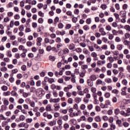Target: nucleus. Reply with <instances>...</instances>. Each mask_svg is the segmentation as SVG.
<instances>
[{
    "label": "nucleus",
    "instance_id": "obj_1",
    "mask_svg": "<svg viewBox=\"0 0 130 130\" xmlns=\"http://www.w3.org/2000/svg\"><path fill=\"white\" fill-rule=\"evenodd\" d=\"M45 43H49L50 44H53L54 43L55 41L54 40L52 39H49L48 38H45L44 39Z\"/></svg>",
    "mask_w": 130,
    "mask_h": 130
},
{
    "label": "nucleus",
    "instance_id": "obj_2",
    "mask_svg": "<svg viewBox=\"0 0 130 130\" xmlns=\"http://www.w3.org/2000/svg\"><path fill=\"white\" fill-rule=\"evenodd\" d=\"M43 116H44V117H47L48 119H51V118H52V115L51 114H48L47 112L43 113Z\"/></svg>",
    "mask_w": 130,
    "mask_h": 130
},
{
    "label": "nucleus",
    "instance_id": "obj_3",
    "mask_svg": "<svg viewBox=\"0 0 130 130\" xmlns=\"http://www.w3.org/2000/svg\"><path fill=\"white\" fill-rule=\"evenodd\" d=\"M42 41V38L39 37L37 39V45L38 46H41V42Z\"/></svg>",
    "mask_w": 130,
    "mask_h": 130
},
{
    "label": "nucleus",
    "instance_id": "obj_4",
    "mask_svg": "<svg viewBox=\"0 0 130 130\" xmlns=\"http://www.w3.org/2000/svg\"><path fill=\"white\" fill-rule=\"evenodd\" d=\"M60 102V99L59 98L51 99L50 101V102L51 103H52V102H53V103H58V102Z\"/></svg>",
    "mask_w": 130,
    "mask_h": 130
},
{
    "label": "nucleus",
    "instance_id": "obj_5",
    "mask_svg": "<svg viewBox=\"0 0 130 130\" xmlns=\"http://www.w3.org/2000/svg\"><path fill=\"white\" fill-rule=\"evenodd\" d=\"M45 110L47 112L52 111V109L51 108V105H50V104L47 105V106L46 107Z\"/></svg>",
    "mask_w": 130,
    "mask_h": 130
},
{
    "label": "nucleus",
    "instance_id": "obj_6",
    "mask_svg": "<svg viewBox=\"0 0 130 130\" xmlns=\"http://www.w3.org/2000/svg\"><path fill=\"white\" fill-rule=\"evenodd\" d=\"M123 43L124 45H125V46H127L128 48L130 49V41L125 40L123 42Z\"/></svg>",
    "mask_w": 130,
    "mask_h": 130
},
{
    "label": "nucleus",
    "instance_id": "obj_7",
    "mask_svg": "<svg viewBox=\"0 0 130 130\" xmlns=\"http://www.w3.org/2000/svg\"><path fill=\"white\" fill-rule=\"evenodd\" d=\"M10 94H11V96H14V97H16V98H18L19 94L17 93V92L15 91L12 90Z\"/></svg>",
    "mask_w": 130,
    "mask_h": 130
},
{
    "label": "nucleus",
    "instance_id": "obj_8",
    "mask_svg": "<svg viewBox=\"0 0 130 130\" xmlns=\"http://www.w3.org/2000/svg\"><path fill=\"white\" fill-rule=\"evenodd\" d=\"M89 79L91 81H96V80H97V76L93 74L89 77Z\"/></svg>",
    "mask_w": 130,
    "mask_h": 130
},
{
    "label": "nucleus",
    "instance_id": "obj_9",
    "mask_svg": "<svg viewBox=\"0 0 130 130\" xmlns=\"http://www.w3.org/2000/svg\"><path fill=\"white\" fill-rule=\"evenodd\" d=\"M119 15L121 16V17H125L126 12H125V11H121L119 13Z\"/></svg>",
    "mask_w": 130,
    "mask_h": 130
},
{
    "label": "nucleus",
    "instance_id": "obj_10",
    "mask_svg": "<svg viewBox=\"0 0 130 130\" xmlns=\"http://www.w3.org/2000/svg\"><path fill=\"white\" fill-rule=\"evenodd\" d=\"M49 124L50 126H53L54 125H55L56 124V120H52L49 123Z\"/></svg>",
    "mask_w": 130,
    "mask_h": 130
},
{
    "label": "nucleus",
    "instance_id": "obj_11",
    "mask_svg": "<svg viewBox=\"0 0 130 130\" xmlns=\"http://www.w3.org/2000/svg\"><path fill=\"white\" fill-rule=\"evenodd\" d=\"M94 120H95V121H96V122H100V121H101V117H100V116H96L94 118Z\"/></svg>",
    "mask_w": 130,
    "mask_h": 130
},
{
    "label": "nucleus",
    "instance_id": "obj_12",
    "mask_svg": "<svg viewBox=\"0 0 130 130\" xmlns=\"http://www.w3.org/2000/svg\"><path fill=\"white\" fill-rule=\"evenodd\" d=\"M75 44H71L69 46V49H70V50H73V49H75Z\"/></svg>",
    "mask_w": 130,
    "mask_h": 130
},
{
    "label": "nucleus",
    "instance_id": "obj_13",
    "mask_svg": "<svg viewBox=\"0 0 130 130\" xmlns=\"http://www.w3.org/2000/svg\"><path fill=\"white\" fill-rule=\"evenodd\" d=\"M103 81L101 80V79H98L96 81V85H103Z\"/></svg>",
    "mask_w": 130,
    "mask_h": 130
},
{
    "label": "nucleus",
    "instance_id": "obj_14",
    "mask_svg": "<svg viewBox=\"0 0 130 130\" xmlns=\"http://www.w3.org/2000/svg\"><path fill=\"white\" fill-rule=\"evenodd\" d=\"M120 114H121V115H123L124 117H126V116L128 115V114H126L124 111H120Z\"/></svg>",
    "mask_w": 130,
    "mask_h": 130
},
{
    "label": "nucleus",
    "instance_id": "obj_15",
    "mask_svg": "<svg viewBox=\"0 0 130 130\" xmlns=\"http://www.w3.org/2000/svg\"><path fill=\"white\" fill-rule=\"evenodd\" d=\"M54 107L56 111H57V110H59V108H60V106H59V105H57V104H55L54 105Z\"/></svg>",
    "mask_w": 130,
    "mask_h": 130
},
{
    "label": "nucleus",
    "instance_id": "obj_16",
    "mask_svg": "<svg viewBox=\"0 0 130 130\" xmlns=\"http://www.w3.org/2000/svg\"><path fill=\"white\" fill-rule=\"evenodd\" d=\"M75 102H76V103H78V104H79V103H80V102H82V99H81V98H76L75 99Z\"/></svg>",
    "mask_w": 130,
    "mask_h": 130
},
{
    "label": "nucleus",
    "instance_id": "obj_17",
    "mask_svg": "<svg viewBox=\"0 0 130 130\" xmlns=\"http://www.w3.org/2000/svg\"><path fill=\"white\" fill-rule=\"evenodd\" d=\"M62 52L63 54H68V53L70 52V50H69V49L68 48H64V49H63Z\"/></svg>",
    "mask_w": 130,
    "mask_h": 130
},
{
    "label": "nucleus",
    "instance_id": "obj_18",
    "mask_svg": "<svg viewBox=\"0 0 130 130\" xmlns=\"http://www.w3.org/2000/svg\"><path fill=\"white\" fill-rule=\"evenodd\" d=\"M11 78H9V81L10 83H14L15 82V78L13 77V74H10Z\"/></svg>",
    "mask_w": 130,
    "mask_h": 130
},
{
    "label": "nucleus",
    "instance_id": "obj_19",
    "mask_svg": "<svg viewBox=\"0 0 130 130\" xmlns=\"http://www.w3.org/2000/svg\"><path fill=\"white\" fill-rule=\"evenodd\" d=\"M6 53H7V56H8V57H12L13 55L12 54V52L11 51V50L7 51Z\"/></svg>",
    "mask_w": 130,
    "mask_h": 130
},
{
    "label": "nucleus",
    "instance_id": "obj_20",
    "mask_svg": "<svg viewBox=\"0 0 130 130\" xmlns=\"http://www.w3.org/2000/svg\"><path fill=\"white\" fill-rule=\"evenodd\" d=\"M101 49H103V50H107L108 49V46L107 45H103L101 47Z\"/></svg>",
    "mask_w": 130,
    "mask_h": 130
},
{
    "label": "nucleus",
    "instance_id": "obj_21",
    "mask_svg": "<svg viewBox=\"0 0 130 130\" xmlns=\"http://www.w3.org/2000/svg\"><path fill=\"white\" fill-rule=\"evenodd\" d=\"M105 82H106V83H107L108 84H110L112 83V80H111V79L110 78H107L105 79Z\"/></svg>",
    "mask_w": 130,
    "mask_h": 130
},
{
    "label": "nucleus",
    "instance_id": "obj_22",
    "mask_svg": "<svg viewBox=\"0 0 130 130\" xmlns=\"http://www.w3.org/2000/svg\"><path fill=\"white\" fill-rule=\"evenodd\" d=\"M48 79V77H45V79L44 81H42V85H43V87H44L45 86H46V80Z\"/></svg>",
    "mask_w": 130,
    "mask_h": 130
},
{
    "label": "nucleus",
    "instance_id": "obj_23",
    "mask_svg": "<svg viewBox=\"0 0 130 130\" xmlns=\"http://www.w3.org/2000/svg\"><path fill=\"white\" fill-rule=\"evenodd\" d=\"M94 48L95 49H98V51H100V50H101V48H100V47H99V46H98L96 44H94Z\"/></svg>",
    "mask_w": 130,
    "mask_h": 130
},
{
    "label": "nucleus",
    "instance_id": "obj_24",
    "mask_svg": "<svg viewBox=\"0 0 130 130\" xmlns=\"http://www.w3.org/2000/svg\"><path fill=\"white\" fill-rule=\"evenodd\" d=\"M87 84L88 86H90V87L93 86V82H92V80H91V79L87 80Z\"/></svg>",
    "mask_w": 130,
    "mask_h": 130
},
{
    "label": "nucleus",
    "instance_id": "obj_25",
    "mask_svg": "<svg viewBox=\"0 0 130 130\" xmlns=\"http://www.w3.org/2000/svg\"><path fill=\"white\" fill-rule=\"evenodd\" d=\"M123 46L121 44H118L117 45V49L118 50H122Z\"/></svg>",
    "mask_w": 130,
    "mask_h": 130
},
{
    "label": "nucleus",
    "instance_id": "obj_26",
    "mask_svg": "<svg viewBox=\"0 0 130 130\" xmlns=\"http://www.w3.org/2000/svg\"><path fill=\"white\" fill-rule=\"evenodd\" d=\"M82 113L83 114H84V115H85V116H86V117H88V116H89V112H88L87 111V110H85L84 111H82Z\"/></svg>",
    "mask_w": 130,
    "mask_h": 130
},
{
    "label": "nucleus",
    "instance_id": "obj_27",
    "mask_svg": "<svg viewBox=\"0 0 130 130\" xmlns=\"http://www.w3.org/2000/svg\"><path fill=\"white\" fill-rule=\"evenodd\" d=\"M102 40L104 43H109V42L108 41V39L106 37H103L102 38Z\"/></svg>",
    "mask_w": 130,
    "mask_h": 130
},
{
    "label": "nucleus",
    "instance_id": "obj_28",
    "mask_svg": "<svg viewBox=\"0 0 130 130\" xmlns=\"http://www.w3.org/2000/svg\"><path fill=\"white\" fill-rule=\"evenodd\" d=\"M9 101L7 99H5L3 101V104L6 106H8V105H9Z\"/></svg>",
    "mask_w": 130,
    "mask_h": 130
},
{
    "label": "nucleus",
    "instance_id": "obj_29",
    "mask_svg": "<svg viewBox=\"0 0 130 130\" xmlns=\"http://www.w3.org/2000/svg\"><path fill=\"white\" fill-rule=\"evenodd\" d=\"M120 111L119 110V109L117 108L116 109H115L114 110V113L115 114V115H118V114H119Z\"/></svg>",
    "mask_w": 130,
    "mask_h": 130
},
{
    "label": "nucleus",
    "instance_id": "obj_30",
    "mask_svg": "<svg viewBox=\"0 0 130 130\" xmlns=\"http://www.w3.org/2000/svg\"><path fill=\"white\" fill-rule=\"evenodd\" d=\"M1 90H2V91H7L8 90V86H6V85H3L2 87H1Z\"/></svg>",
    "mask_w": 130,
    "mask_h": 130
},
{
    "label": "nucleus",
    "instance_id": "obj_31",
    "mask_svg": "<svg viewBox=\"0 0 130 130\" xmlns=\"http://www.w3.org/2000/svg\"><path fill=\"white\" fill-rule=\"evenodd\" d=\"M124 29L126 30L128 32H130V26L129 25H126L124 26Z\"/></svg>",
    "mask_w": 130,
    "mask_h": 130
},
{
    "label": "nucleus",
    "instance_id": "obj_32",
    "mask_svg": "<svg viewBox=\"0 0 130 130\" xmlns=\"http://www.w3.org/2000/svg\"><path fill=\"white\" fill-rule=\"evenodd\" d=\"M110 128L111 130H114L116 128V126H115L113 123H111L110 125Z\"/></svg>",
    "mask_w": 130,
    "mask_h": 130
},
{
    "label": "nucleus",
    "instance_id": "obj_33",
    "mask_svg": "<svg viewBox=\"0 0 130 130\" xmlns=\"http://www.w3.org/2000/svg\"><path fill=\"white\" fill-rule=\"evenodd\" d=\"M101 72V69H99V68H96L94 69V73H96V74H99Z\"/></svg>",
    "mask_w": 130,
    "mask_h": 130
},
{
    "label": "nucleus",
    "instance_id": "obj_34",
    "mask_svg": "<svg viewBox=\"0 0 130 130\" xmlns=\"http://www.w3.org/2000/svg\"><path fill=\"white\" fill-rule=\"evenodd\" d=\"M0 120H7V118L5 117L4 115L0 114Z\"/></svg>",
    "mask_w": 130,
    "mask_h": 130
},
{
    "label": "nucleus",
    "instance_id": "obj_35",
    "mask_svg": "<svg viewBox=\"0 0 130 130\" xmlns=\"http://www.w3.org/2000/svg\"><path fill=\"white\" fill-rule=\"evenodd\" d=\"M37 87H41V80H38L36 82Z\"/></svg>",
    "mask_w": 130,
    "mask_h": 130
},
{
    "label": "nucleus",
    "instance_id": "obj_36",
    "mask_svg": "<svg viewBox=\"0 0 130 130\" xmlns=\"http://www.w3.org/2000/svg\"><path fill=\"white\" fill-rule=\"evenodd\" d=\"M93 120H94V119L92 117H88L87 119L88 122H93Z\"/></svg>",
    "mask_w": 130,
    "mask_h": 130
},
{
    "label": "nucleus",
    "instance_id": "obj_37",
    "mask_svg": "<svg viewBox=\"0 0 130 130\" xmlns=\"http://www.w3.org/2000/svg\"><path fill=\"white\" fill-rule=\"evenodd\" d=\"M47 80L50 84H52L54 82V79L53 78H48Z\"/></svg>",
    "mask_w": 130,
    "mask_h": 130
},
{
    "label": "nucleus",
    "instance_id": "obj_38",
    "mask_svg": "<svg viewBox=\"0 0 130 130\" xmlns=\"http://www.w3.org/2000/svg\"><path fill=\"white\" fill-rule=\"evenodd\" d=\"M115 8L116 9V10H117V11H118L119 10H120V7L119 6V4H116L115 5Z\"/></svg>",
    "mask_w": 130,
    "mask_h": 130
},
{
    "label": "nucleus",
    "instance_id": "obj_39",
    "mask_svg": "<svg viewBox=\"0 0 130 130\" xmlns=\"http://www.w3.org/2000/svg\"><path fill=\"white\" fill-rule=\"evenodd\" d=\"M33 121V119L32 118H27L26 119V122L27 123H31Z\"/></svg>",
    "mask_w": 130,
    "mask_h": 130
},
{
    "label": "nucleus",
    "instance_id": "obj_40",
    "mask_svg": "<svg viewBox=\"0 0 130 130\" xmlns=\"http://www.w3.org/2000/svg\"><path fill=\"white\" fill-rule=\"evenodd\" d=\"M86 109V105H84V104H81L80 105V109L81 110H85V109Z\"/></svg>",
    "mask_w": 130,
    "mask_h": 130
},
{
    "label": "nucleus",
    "instance_id": "obj_41",
    "mask_svg": "<svg viewBox=\"0 0 130 130\" xmlns=\"http://www.w3.org/2000/svg\"><path fill=\"white\" fill-rule=\"evenodd\" d=\"M63 119L64 121H68L69 120V116L68 115H66L63 117Z\"/></svg>",
    "mask_w": 130,
    "mask_h": 130
},
{
    "label": "nucleus",
    "instance_id": "obj_42",
    "mask_svg": "<svg viewBox=\"0 0 130 130\" xmlns=\"http://www.w3.org/2000/svg\"><path fill=\"white\" fill-rule=\"evenodd\" d=\"M3 95L4 96H10L11 95V92L10 91H7L3 93Z\"/></svg>",
    "mask_w": 130,
    "mask_h": 130
},
{
    "label": "nucleus",
    "instance_id": "obj_43",
    "mask_svg": "<svg viewBox=\"0 0 130 130\" xmlns=\"http://www.w3.org/2000/svg\"><path fill=\"white\" fill-rule=\"evenodd\" d=\"M122 84H123V85H124V86H126V85H127V80L126 79H123L122 81Z\"/></svg>",
    "mask_w": 130,
    "mask_h": 130
},
{
    "label": "nucleus",
    "instance_id": "obj_44",
    "mask_svg": "<svg viewBox=\"0 0 130 130\" xmlns=\"http://www.w3.org/2000/svg\"><path fill=\"white\" fill-rule=\"evenodd\" d=\"M15 20H20V15L19 14H15L14 15Z\"/></svg>",
    "mask_w": 130,
    "mask_h": 130
},
{
    "label": "nucleus",
    "instance_id": "obj_45",
    "mask_svg": "<svg viewBox=\"0 0 130 130\" xmlns=\"http://www.w3.org/2000/svg\"><path fill=\"white\" fill-rule=\"evenodd\" d=\"M64 41L65 43H66V44H69V43L70 42L71 40H70V39H69V38H65V39L64 40Z\"/></svg>",
    "mask_w": 130,
    "mask_h": 130
},
{
    "label": "nucleus",
    "instance_id": "obj_46",
    "mask_svg": "<svg viewBox=\"0 0 130 130\" xmlns=\"http://www.w3.org/2000/svg\"><path fill=\"white\" fill-rule=\"evenodd\" d=\"M56 42L57 43H60V42H61V39H60V38L59 37H57L56 39V40H55Z\"/></svg>",
    "mask_w": 130,
    "mask_h": 130
},
{
    "label": "nucleus",
    "instance_id": "obj_47",
    "mask_svg": "<svg viewBox=\"0 0 130 130\" xmlns=\"http://www.w3.org/2000/svg\"><path fill=\"white\" fill-rule=\"evenodd\" d=\"M112 27H114V28H116V27H118V24H117V23L116 22H113L112 24Z\"/></svg>",
    "mask_w": 130,
    "mask_h": 130
},
{
    "label": "nucleus",
    "instance_id": "obj_48",
    "mask_svg": "<svg viewBox=\"0 0 130 130\" xmlns=\"http://www.w3.org/2000/svg\"><path fill=\"white\" fill-rule=\"evenodd\" d=\"M49 60H51V61H54V60H55V57L52 56H50Z\"/></svg>",
    "mask_w": 130,
    "mask_h": 130
},
{
    "label": "nucleus",
    "instance_id": "obj_49",
    "mask_svg": "<svg viewBox=\"0 0 130 130\" xmlns=\"http://www.w3.org/2000/svg\"><path fill=\"white\" fill-rule=\"evenodd\" d=\"M114 38V36L113 34H109V40H112L113 38Z\"/></svg>",
    "mask_w": 130,
    "mask_h": 130
},
{
    "label": "nucleus",
    "instance_id": "obj_50",
    "mask_svg": "<svg viewBox=\"0 0 130 130\" xmlns=\"http://www.w3.org/2000/svg\"><path fill=\"white\" fill-rule=\"evenodd\" d=\"M72 22L73 23H77V22H78V18L77 17H73L72 18Z\"/></svg>",
    "mask_w": 130,
    "mask_h": 130
},
{
    "label": "nucleus",
    "instance_id": "obj_51",
    "mask_svg": "<svg viewBox=\"0 0 130 130\" xmlns=\"http://www.w3.org/2000/svg\"><path fill=\"white\" fill-rule=\"evenodd\" d=\"M9 101L11 103H15V99H14L13 97H11L9 98Z\"/></svg>",
    "mask_w": 130,
    "mask_h": 130
},
{
    "label": "nucleus",
    "instance_id": "obj_52",
    "mask_svg": "<svg viewBox=\"0 0 130 130\" xmlns=\"http://www.w3.org/2000/svg\"><path fill=\"white\" fill-rule=\"evenodd\" d=\"M14 24H15V23L14 22V21L13 20H11L10 21V28H13L14 27Z\"/></svg>",
    "mask_w": 130,
    "mask_h": 130
},
{
    "label": "nucleus",
    "instance_id": "obj_53",
    "mask_svg": "<svg viewBox=\"0 0 130 130\" xmlns=\"http://www.w3.org/2000/svg\"><path fill=\"white\" fill-rule=\"evenodd\" d=\"M111 26L110 25H107L106 26V30H107V31H111Z\"/></svg>",
    "mask_w": 130,
    "mask_h": 130
},
{
    "label": "nucleus",
    "instance_id": "obj_54",
    "mask_svg": "<svg viewBox=\"0 0 130 130\" xmlns=\"http://www.w3.org/2000/svg\"><path fill=\"white\" fill-rule=\"evenodd\" d=\"M119 53V52H118V51H117V50H115L113 52V54L114 55H116V56H117V55H118Z\"/></svg>",
    "mask_w": 130,
    "mask_h": 130
},
{
    "label": "nucleus",
    "instance_id": "obj_55",
    "mask_svg": "<svg viewBox=\"0 0 130 130\" xmlns=\"http://www.w3.org/2000/svg\"><path fill=\"white\" fill-rule=\"evenodd\" d=\"M116 123L118 124V126H121V120H117L116 121Z\"/></svg>",
    "mask_w": 130,
    "mask_h": 130
},
{
    "label": "nucleus",
    "instance_id": "obj_56",
    "mask_svg": "<svg viewBox=\"0 0 130 130\" xmlns=\"http://www.w3.org/2000/svg\"><path fill=\"white\" fill-rule=\"evenodd\" d=\"M29 104H30L31 107H35V102L30 101Z\"/></svg>",
    "mask_w": 130,
    "mask_h": 130
},
{
    "label": "nucleus",
    "instance_id": "obj_57",
    "mask_svg": "<svg viewBox=\"0 0 130 130\" xmlns=\"http://www.w3.org/2000/svg\"><path fill=\"white\" fill-rule=\"evenodd\" d=\"M116 42H120L121 41V40L120 39V38L119 37H116L115 39Z\"/></svg>",
    "mask_w": 130,
    "mask_h": 130
},
{
    "label": "nucleus",
    "instance_id": "obj_58",
    "mask_svg": "<svg viewBox=\"0 0 130 130\" xmlns=\"http://www.w3.org/2000/svg\"><path fill=\"white\" fill-rule=\"evenodd\" d=\"M83 29L85 31H87V30H89V29H90V27H89V26L87 25H86L83 26Z\"/></svg>",
    "mask_w": 130,
    "mask_h": 130
},
{
    "label": "nucleus",
    "instance_id": "obj_59",
    "mask_svg": "<svg viewBox=\"0 0 130 130\" xmlns=\"http://www.w3.org/2000/svg\"><path fill=\"white\" fill-rule=\"evenodd\" d=\"M124 36H125V38H126V39H127L129 38L130 34L128 32L125 33L124 35Z\"/></svg>",
    "mask_w": 130,
    "mask_h": 130
},
{
    "label": "nucleus",
    "instance_id": "obj_60",
    "mask_svg": "<svg viewBox=\"0 0 130 130\" xmlns=\"http://www.w3.org/2000/svg\"><path fill=\"white\" fill-rule=\"evenodd\" d=\"M88 49L89 50H90V51H94V47L91 46H88Z\"/></svg>",
    "mask_w": 130,
    "mask_h": 130
},
{
    "label": "nucleus",
    "instance_id": "obj_61",
    "mask_svg": "<svg viewBox=\"0 0 130 130\" xmlns=\"http://www.w3.org/2000/svg\"><path fill=\"white\" fill-rule=\"evenodd\" d=\"M18 72V69H15L12 70V74L14 75V74H17Z\"/></svg>",
    "mask_w": 130,
    "mask_h": 130
},
{
    "label": "nucleus",
    "instance_id": "obj_62",
    "mask_svg": "<svg viewBox=\"0 0 130 130\" xmlns=\"http://www.w3.org/2000/svg\"><path fill=\"white\" fill-rule=\"evenodd\" d=\"M105 96L106 97V98H109V97H110V93L109 92L105 93Z\"/></svg>",
    "mask_w": 130,
    "mask_h": 130
},
{
    "label": "nucleus",
    "instance_id": "obj_63",
    "mask_svg": "<svg viewBox=\"0 0 130 130\" xmlns=\"http://www.w3.org/2000/svg\"><path fill=\"white\" fill-rule=\"evenodd\" d=\"M112 72L114 75H117L118 74V71L116 69H113Z\"/></svg>",
    "mask_w": 130,
    "mask_h": 130
},
{
    "label": "nucleus",
    "instance_id": "obj_64",
    "mask_svg": "<svg viewBox=\"0 0 130 130\" xmlns=\"http://www.w3.org/2000/svg\"><path fill=\"white\" fill-rule=\"evenodd\" d=\"M118 90L117 89H113L112 90V93H113L114 94H118Z\"/></svg>",
    "mask_w": 130,
    "mask_h": 130
}]
</instances>
